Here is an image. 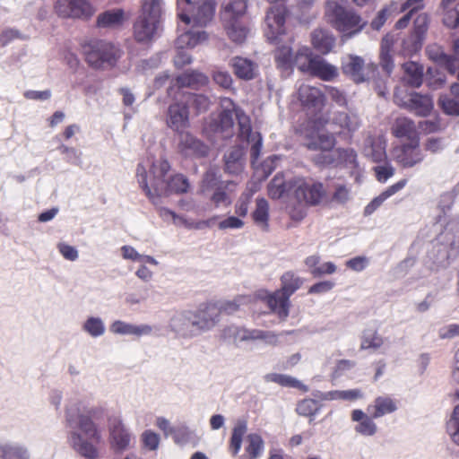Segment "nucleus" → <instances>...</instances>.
<instances>
[{"instance_id": "obj_1", "label": "nucleus", "mask_w": 459, "mask_h": 459, "mask_svg": "<svg viewBox=\"0 0 459 459\" xmlns=\"http://www.w3.org/2000/svg\"><path fill=\"white\" fill-rule=\"evenodd\" d=\"M170 169L169 161L165 159L153 162L151 168L152 178L148 182V176L144 166L138 164L136 177L140 186L150 200L154 202L156 197L167 196L171 194H185L188 191L190 184L183 174H176L169 180L165 179Z\"/></svg>"}, {"instance_id": "obj_2", "label": "nucleus", "mask_w": 459, "mask_h": 459, "mask_svg": "<svg viewBox=\"0 0 459 459\" xmlns=\"http://www.w3.org/2000/svg\"><path fill=\"white\" fill-rule=\"evenodd\" d=\"M98 409H90L74 416L70 411L66 412V420L70 426L76 423L78 429L86 436L88 440H84L82 437L76 432H73L70 437V444L72 447L82 456L88 459H95L98 456V450L93 443L100 442L101 436L97 426L92 420L96 416Z\"/></svg>"}, {"instance_id": "obj_3", "label": "nucleus", "mask_w": 459, "mask_h": 459, "mask_svg": "<svg viewBox=\"0 0 459 459\" xmlns=\"http://www.w3.org/2000/svg\"><path fill=\"white\" fill-rule=\"evenodd\" d=\"M347 3L348 0H326L324 15L333 29L351 38L365 28L367 22L353 8L347 7Z\"/></svg>"}, {"instance_id": "obj_4", "label": "nucleus", "mask_w": 459, "mask_h": 459, "mask_svg": "<svg viewBox=\"0 0 459 459\" xmlns=\"http://www.w3.org/2000/svg\"><path fill=\"white\" fill-rule=\"evenodd\" d=\"M161 18L160 0H143L142 13L134 24V38L138 43H150Z\"/></svg>"}, {"instance_id": "obj_5", "label": "nucleus", "mask_w": 459, "mask_h": 459, "mask_svg": "<svg viewBox=\"0 0 459 459\" xmlns=\"http://www.w3.org/2000/svg\"><path fill=\"white\" fill-rule=\"evenodd\" d=\"M281 287L266 298V303L269 308L277 316L285 319L289 316L290 298L298 290L303 281L292 272H287L281 277Z\"/></svg>"}, {"instance_id": "obj_6", "label": "nucleus", "mask_w": 459, "mask_h": 459, "mask_svg": "<svg viewBox=\"0 0 459 459\" xmlns=\"http://www.w3.org/2000/svg\"><path fill=\"white\" fill-rule=\"evenodd\" d=\"M82 53L88 65L96 69L114 67L122 54L113 44L102 40L84 44Z\"/></svg>"}, {"instance_id": "obj_7", "label": "nucleus", "mask_w": 459, "mask_h": 459, "mask_svg": "<svg viewBox=\"0 0 459 459\" xmlns=\"http://www.w3.org/2000/svg\"><path fill=\"white\" fill-rule=\"evenodd\" d=\"M178 18L186 24L194 23L204 27L210 22L214 15L215 3L212 0H178Z\"/></svg>"}, {"instance_id": "obj_8", "label": "nucleus", "mask_w": 459, "mask_h": 459, "mask_svg": "<svg viewBox=\"0 0 459 459\" xmlns=\"http://www.w3.org/2000/svg\"><path fill=\"white\" fill-rule=\"evenodd\" d=\"M292 187L294 197L308 206H316L326 197L324 184L313 178H296L292 183Z\"/></svg>"}, {"instance_id": "obj_9", "label": "nucleus", "mask_w": 459, "mask_h": 459, "mask_svg": "<svg viewBox=\"0 0 459 459\" xmlns=\"http://www.w3.org/2000/svg\"><path fill=\"white\" fill-rule=\"evenodd\" d=\"M305 56L307 62L300 64L299 69L303 73H307L313 77H316L325 82H331L339 75L338 68L326 62L322 56L313 55L306 49L304 52L299 51L297 58Z\"/></svg>"}, {"instance_id": "obj_10", "label": "nucleus", "mask_w": 459, "mask_h": 459, "mask_svg": "<svg viewBox=\"0 0 459 459\" xmlns=\"http://www.w3.org/2000/svg\"><path fill=\"white\" fill-rule=\"evenodd\" d=\"M341 69L355 83H361L376 77L377 65L374 63L366 64L359 56L348 55L342 58Z\"/></svg>"}, {"instance_id": "obj_11", "label": "nucleus", "mask_w": 459, "mask_h": 459, "mask_svg": "<svg viewBox=\"0 0 459 459\" xmlns=\"http://www.w3.org/2000/svg\"><path fill=\"white\" fill-rule=\"evenodd\" d=\"M266 1L271 4L265 18L269 29L266 36L271 41H275L280 35L285 33V22L289 14L287 0Z\"/></svg>"}, {"instance_id": "obj_12", "label": "nucleus", "mask_w": 459, "mask_h": 459, "mask_svg": "<svg viewBox=\"0 0 459 459\" xmlns=\"http://www.w3.org/2000/svg\"><path fill=\"white\" fill-rule=\"evenodd\" d=\"M56 15L64 19L88 20L94 13V9L87 0H56L54 4Z\"/></svg>"}, {"instance_id": "obj_13", "label": "nucleus", "mask_w": 459, "mask_h": 459, "mask_svg": "<svg viewBox=\"0 0 459 459\" xmlns=\"http://www.w3.org/2000/svg\"><path fill=\"white\" fill-rule=\"evenodd\" d=\"M394 160L403 169L412 168L424 160V154L420 146V139H412L393 148Z\"/></svg>"}, {"instance_id": "obj_14", "label": "nucleus", "mask_w": 459, "mask_h": 459, "mask_svg": "<svg viewBox=\"0 0 459 459\" xmlns=\"http://www.w3.org/2000/svg\"><path fill=\"white\" fill-rule=\"evenodd\" d=\"M221 338L224 340L231 339L233 342L250 340H264L271 344L277 342V335L273 332L258 329L248 330L234 325L225 327L221 331Z\"/></svg>"}, {"instance_id": "obj_15", "label": "nucleus", "mask_w": 459, "mask_h": 459, "mask_svg": "<svg viewBox=\"0 0 459 459\" xmlns=\"http://www.w3.org/2000/svg\"><path fill=\"white\" fill-rule=\"evenodd\" d=\"M208 82V77L203 73L195 70L186 72L171 81L168 89V94L173 99L178 100V97H182L181 90L183 88L198 89L205 86Z\"/></svg>"}, {"instance_id": "obj_16", "label": "nucleus", "mask_w": 459, "mask_h": 459, "mask_svg": "<svg viewBox=\"0 0 459 459\" xmlns=\"http://www.w3.org/2000/svg\"><path fill=\"white\" fill-rule=\"evenodd\" d=\"M394 101L400 106L419 117H427L433 109V100L429 95L411 92L402 98L398 92L394 94Z\"/></svg>"}, {"instance_id": "obj_17", "label": "nucleus", "mask_w": 459, "mask_h": 459, "mask_svg": "<svg viewBox=\"0 0 459 459\" xmlns=\"http://www.w3.org/2000/svg\"><path fill=\"white\" fill-rule=\"evenodd\" d=\"M191 325L198 330L212 329L220 321V308L216 302H206L189 317Z\"/></svg>"}, {"instance_id": "obj_18", "label": "nucleus", "mask_w": 459, "mask_h": 459, "mask_svg": "<svg viewBox=\"0 0 459 459\" xmlns=\"http://www.w3.org/2000/svg\"><path fill=\"white\" fill-rule=\"evenodd\" d=\"M207 39L208 35L204 30H188L179 35L177 39V45L180 50L178 51L174 57V65L178 68L189 65L192 61V58L182 49L184 48H194L196 45L204 42L207 40Z\"/></svg>"}, {"instance_id": "obj_19", "label": "nucleus", "mask_w": 459, "mask_h": 459, "mask_svg": "<svg viewBox=\"0 0 459 459\" xmlns=\"http://www.w3.org/2000/svg\"><path fill=\"white\" fill-rule=\"evenodd\" d=\"M297 94L302 108L307 111L318 113L325 106V95L316 86L303 83L299 87Z\"/></svg>"}, {"instance_id": "obj_20", "label": "nucleus", "mask_w": 459, "mask_h": 459, "mask_svg": "<svg viewBox=\"0 0 459 459\" xmlns=\"http://www.w3.org/2000/svg\"><path fill=\"white\" fill-rule=\"evenodd\" d=\"M167 125L172 130L182 133L189 126L188 106L181 99L170 104L168 108Z\"/></svg>"}, {"instance_id": "obj_21", "label": "nucleus", "mask_w": 459, "mask_h": 459, "mask_svg": "<svg viewBox=\"0 0 459 459\" xmlns=\"http://www.w3.org/2000/svg\"><path fill=\"white\" fill-rule=\"evenodd\" d=\"M110 446L116 452L126 450L130 444L131 435L118 418L109 419Z\"/></svg>"}, {"instance_id": "obj_22", "label": "nucleus", "mask_w": 459, "mask_h": 459, "mask_svg": "<svg viewBox=\"0 0 459 459\" xmlns=\"http://www.w3.org/2000/svg\"><path fill=\"white\" fill-rule=\"evenodd\" d=\"M233 113V109H223L216 117L210 119L205 129L214 134H221L222 138L232 136L234 126Z\"/></svg>"}, {"instance_id": "obj_23", "label": "nucleus", "mask_w": 459, "mask_h": 459, "mask_svg": "<svg viewBox=\"0 0 459 459\" xmlns=\"http://www.w3.org/2000/svg\"><path fill=\"white\" fill-rule=\"evenodd\" d=\"M179 152L186 156L205 157L209 147L189 133L179 134Z\"/></svg>"}, {"instance_id": "obj_24", "label": "nucleus", "mask_w": 459, "mask_h": 459, "mask_svg": "<svg viewBox=\"0 0 459 459\" xmlns=\"http://www.w3.org/2000/svg\"><path fill=\"white\" fill-rule=\"evenodd\" d=\"M230 65L238 79L249 81L255 77L257 65L248 58L234 56L231 58Z\"/></svg>"}, {"instance_id": "obj_25", "label": "nucleus", "mask_w": 459, "mask_h": 459, "mask_svg": "<svg viewBox=\"0 0 459 459\" xmlns=\"http://www.w3.org/2000/svg\"><path fill=\"white\" fill-rule=\"evenodd\" d=\"M351 420L358 422L355 431L362 436H374L377 431V427L374 422L371 414H366L362 410L356 409L351 411Z\"/></svg>"}, {"instance_id": "obj_26", "label": "nucleus", "mask_w": 459, "mask_h": 459, "mask_svg": "<svg viewBox=\"0 0 459 459\" xmlns=\"http://www.w3.org/2000/svg\"><path fill=\"white\" fill-rule=\"evenodd\" d=\"M398 409L397 401L390 396H378L372 404L367 407V411L372 418H381L386 414L394 412Z\"/></svg>"}, {"instance_id": "obj_27", "label": "nucleus", "mask_w": 459, "mask_h": 459, "mask_svg": "<svg viewBox=\"0 0 459 459\" xmlns=\"http://www.w3.org/2000/svg\"><path fill=\"white\" fill-rule=\"evenodd\" d=\"M391 133L396 138H407L410 141L420 139L414 121L408 117H397L391 127Z\"/></svg>"}, {"instance_id": "obj_28", "label": "nucleus", "mask_w": 459, "mask_h": 459, "mask_svg": "<svg viewBox=\"0 0 459 459\" xmlns=\"http://www.w3.org/2000/svg\"><path fill=\"white\" fill-rule=\"evenodd\" d=\"M407 184V179H402L394 185L388 186L379 195L375 197L366 207L364 208V215H371L381 204L389 197L402 190Z\"/></svg>"}, {"instance_id": "obj_29", "label": "nucleus", "mask_w": 459, "mask_h": 459, "mask_svg": "<svg viewBox=\"0 0 459 459\" xmlns=\"http://www.w3.org/2000/svg\"><path fill=\"white\" fill-rule=\"evenodd\" d=\"M229 39L236 44H242L248 34L249 29L244 20L223 21Z\"/></svg>"}, {"instance_id": "obj_30", "label": "nucleus", "mask_w": 459, "mask_h": 459, "mask_svg": "<svg viewBox=\"0 0 459 459\" xmlns=\"http://www.w3.org/2000/svg\"><path fill=\"white\" fill-rule=\"evenodd\" d=\"M333 156H325L324 164L326 165H344V166H351L356 168L358 166L357 162V153L353 149H336Z\"/></svg>"}, {"instance_id": "obj_31", "label": "nucleus", "mask_w": 459, "mask_h": 459, "mask_svg": "<svg viewBox=\"0 0 459 459\" xmlns=\"http://www.w3.org/2000/svg\"><path fill=\"white\" fill-rule=\"evenodd\" d=\"M230 105L233 107L234 114L238 120V137L241 140L249 142L252 137L255 136V133L252 132V126L250 117L238 107H236L231 100L225 99Z\"/></svg>"}, {"instance_id": "obj_32", "label": "nucleus", "mask_w": 459, "mask_h": 459, "mask_svg": "<svg viewBox=\"0 0 459 459\" xmlns=\"http://www.w3.org/2000/svg\"><path fill=\"white\" fill-rule=\"evenodd\" d=\"M114 333L130 334L135 336L148 335L152 328L148 325H134L120 320L115 321L110 327Z\"/></svg>"}, {"instance_id": "obj_33", "label": "nucleus", "mask_w": 459, "mask_h": 459, "mask_svg": "<svg viewBox=\"0 0 459 459\" xmlns=\"http://www.w3.org/2000/svg\"><path fill=\"white\" fill-rule=\"evenodd\" d=\"M403 69L404 72L403 80L408 85L418 88L422 84L424 68L421 65L409 61L403 65Z\"/></svg>"}, {"instance_id": "obj_34", "label": "nucleus", "mask_w": 459, "mask_h": 459, "mask_svg": "<svg viewBox=\"0 0 459 459\" xmlns=\"http://www.w3.org/2000/svg\"><path fill=\"white\" fill-rule=\"evenodd\" d=\"M429 57L444 66L451 74L457 70L458 60L451 55L446 54L438 47H429L427 49Z\"/></svg>"}, {"instance_id": "obj_35", "label": "nucleus", "mask_w": 459, "mask_h": 459, "mask_svg": "<svg viewBox=\"0 0 459 459\" xmlns=\"http://www.w3.org/2000/svg\"><path fill=\"white\" fill-rule=\"evenodd\" d=\"M334 41L333 36L322 29H316L311 34V43L314 48L322 54L329 53L334 45Z\"/></svg>"}, {"instance_id": "obj_36", "label": "nucleus", "mask_w": 459, "mask_h": 459, "mask_svg": "<svg viewBox=\"0 0 459 459\" xmlns=\"http://www.w3.org/2000/svg\"><path fill=\"white\" fill-rule=\"evenodd\" d=\"M124 19L122 9L108 10L98 16L97 26L99 28H115L122 25Z\"/></svg>"}, {"instance_id": "obj_37", "label": "nucleus", "mask_w": 459, "mask_h": 459, "mask_svg": "<svg viewBox=\"0 0 459 459\" xmlns=\"http://www.w3.org/2000/svg\"><path fill=\"white\" fill-rule=\"evenodd\" d=\"M235 186L233 181H226L225 183H220V185L214 189L213 194L211 196V201L216 207L221 205L229 206L231 204V197L229 192H233L230 186Z\"/></svg>"}, {"instance_id": "obj_38", "label": "nucleus", "mask_w": 459, "mask_h": 459, "mask_svg": "<svg viewBox=\"0 0 459 459\" xmlns=\"http://www.w3.org/2000/svg\"><path fill=\"white\" fill-rule=\"evenodd\" d=\"M247 429L246 420H238L232 429L231 437L229 444V451L232 455H237L241 448L243 437Z\"/></svg>"}, {"instance_id": "obj_39", "label": "nucleus", "mask_w": 459, "mask_h": 459, "mask_svg": "<svg viewBox=\"0 0 459 459\" xmlns=\"http://www.w3.org/2000/svg\"><path fill=\"white\" fill-rule=\"evenodd\" d=\"M264 450V442L262 437L256 433L248 434L245 446V456L247 459H257Z\"/></svg>"}, {"instance_id": "obj_40", "label": "nucleus", "mask_w": 459, "mask_h": 459, "mask_svg": "<svg viewBox=\"0 0 459 459\" xmlns=\"http://www.w3.org/2000/svg\"><path fill=\"white\" fill-rule=\"evenodd\" d=\"M247 8V4L245 0H233L224 6L221 14L222 20H243V16L246 13Z\"/></svg>"}, {"instance_id": "obj_41", "label": "nucleus", "mask_w": 459, "mask_h": 459, "mask_svg": "<svg viewBox=\"0 0 459 459\" xmlns=\"http://www.w3.org/2000/svg\"><path fill=\"white\" fill-rule=\"evenodd\" d=\"M314 5L315 0L295 1V13L300 22L307 23L316 18V12L314 11Z\"/></svg>"}, {"instance_id": "obj_42", "label": "nucleus", "mask_w": 459, "mask_h": 459, "mask_svg": "<svg viewBox=\"0 0 459 459\" xmlns=\"http://www.w3.org/2000/svg\"><path fill=\"white\" fill-rule=\"evenodd\" d=\"M455 0H441V7L445 13L443 16V23L449 29L459 27V2L454 8H450V4Z\"/></svg>"}, {"instance_id": "obj_43", "label": "nucleus", "mask_w": 459, "mask_h": 459, "mask_svg": "<svg viewBox=\"0 0 459 459\" xmlns=\"http://www.w3.org/2000/svg\"><path fill=\"white\" fill-rule=\"evenodd\" d=\"M181 98L188 107L192 106L197 113L205 112L211 105L209 98L204 94L183 91Z\"/></svg>"}, {"instance_id": "obj_44", "label": "nucleus", "mask_w": 459, "mask_h": 459, "mask_svg": "<svg viewBox=\"0 0 459 459\" xmlns=\"http://www.w3.org/2000/svg\"><path fill=\"white\" fill-rule=\"evenodd\" d=\"M255 223L260 225L264 230L269 228V204L264 198H257L255 201V210L252 213Z\"/></svg>"}, {"instance_id": "obj_45", "label": "nucleus", "mask_w": 459, "mask_h": 459, "mask_svg": "<svg viewBox=\"0 0 459 459\" xmlns=\"http://www.w3.org/2000/svg\"><path fill=\"white\" fill-rule=\"evenodd\" d=\"M351 199V188L343 183H336L333 186V192L329 202L338 205H345Z\"/></svg>"}, {"instance_id": "obj_46", "label": "nucleus", "mask_w": 459, "mask_h": 459, "mask_svg": "<svg viewBox=\"0 0 459 459\" xmlns=\"http://www.w3.org/2000/svg\"><path fill=\"white\" fill-rule=\"evenodd\" d=\"M333 122L339 125L342 128L353 132L359 126V119L355 114H349L342 111L334 115Z\"/></svg>"}, {"instance_id": "obj_47", "label": "nucleus", "mask_w": 459, "mask_h": 459, "mask_svg": "<svg viewBox=\"0 0 459 459\" xmlns=\"http://www.w3.org/2000/svg\"><path fill=\"white\" fill-rule=\"evenodd\" d=\"M321 409V404L315 399L305 398L299 401L296 407L299 415L305 417L315 416Z\"/></svg>"}, {"instance_id": "obj_48", "label": "nucleus", "mask_w": 459, "mask_h": 459, "mask_svg": "<svg viewBox=\"0 0 459 459\" xmlns=\"http://www.w3.org/2000/svg\"><path fill=\"white\" fill-rule=\"evenodd\" d=\"M335 144V138L333 134H319L315 141L307 144V149L312 151H330Z\"/></svg>"}, {"instance_id": "obj_49", "label": "nucleus", "mask_w": 459, "mask_h": 459, "mask_svg": "<svg viewBox=\"0 0 459 459\" xmlns=\"http://www.w3.org/2000/svg\"><path fill=\"white\" fill-rule=\"evenodd\" d=\"M379 65L387 76H390L394 69V60L391 55V48L385 42L381 44Z\"/></svg>"}, {"instance_id": "obj_50", "label": "nucleus", "mask_w": 459, "mask_h": 459, "mask_svg": "<svg viewBox=\"0 0 459 459\" xmlns=\"http://www.w3.org/2000/svg\"><path fill=\"white\" fill-rule=\"evenodd\" d=\"M141 442L143 447L149 451H155L158 449L160 442V435L156 432L147 429L141 435Z\"/></svg>"}, {"instance_id": "obj_51", "label": "nucleus", "mask_w": 459, "mask_h": 459, "mask_svg": "<svg viewBox=\"0 0 459 459\" xmlns=\"http://www.w3.org/2000/svg\"><path fill=\"white\" fill-rule=\"evenodd\" d=\"M429 19L427 13L419 14L414 20L413 30L411 33L416 35V38L418 39H423L429 28ZM416 40L419 41V39ZM415 46L419 47V42H417Z\"/></svg>"}, {"instance_id": "obj_52", "label": "nucleus", "mask_w": 459, "mask_h": 459, "mask_svg": "<svg viewBox=\"0 0 459 459\" xmlns=\"http://www.w3.org/2000/svg\"><path fill=\"white\" fill-rule=\"evenodd\" d=\"M266 380L276 383L281 386L299 387L300 385V382L298 379L283 374H269L266 376Z\"/></svg>"}, {"instance_id": "obj_53", "label": "nucleus", "mask_w": 459, "mask_h": 459, "mask_svg": "<svg viewBox=\"0 0 459 459\" xmlns=\"http://www.w3.org/2000/svg\"><path fill=\"white\" fill-rule=\"evenodd\" d=\"M446 429L453 441L459 445V404L455 407L451 419L446 424Z\"/></svg>"}, {"instance_id": "obj_54", "label": "nucleus", "mask_w": 459, "mask_h": 459, "mask_svg": "<svg viewBox=\"0 0 459 459\" xmlns=\"http://www.w3.org/2000/svg\"><path fill=\"white\" fill-rule=\"evenodd\" d=\"M438 104L444 113L447 115H459V100H455L447 95L440 96Z\"/></svg>"}, {"instance_id": "obj_55", "label": "nucleus", "mask_w": 459, "mask_h": 459, "mask_svg": "<svg viewBox=\"0 0 459 459\" xmlns=\"http://www.w3.org/2000/svg\"><path fill=\"white\" fill-rule=\"evenodd\" d=\"M286 185L282 178L275 176L268 186V194L273 199L281 198L286 192Z\"/></svg>"}, {"instance_id": "obj_56", "label": "nucleus", "mask_w": 459, "mask_h": 459, "mask_svg": "<svg viewBox=\"0 0 459 459\" xmlns=\"http://www.w3.org/2000/svg\"><path fill=\"white\" fill-rule=\"evenodd\" d=\"M83 329L93 337L102 335L105 331L101 319L98 317L88 318L83 325Z\"/></svg>"}, {"instance_id": "obj_57", "label": "nucleus", "mask_w": 459, "mask_h": 459, "mask_svg": "<svg viewBox=\"0 0 459 459\" xmlns=\"http://www.w3.org/2000/svg\"><path fill=\"white\" fill-rule=\"evenodd\" d=\"M384 343L383 338L375 331L368 334H365L362 337L360 349L361 350H368L374 349L377 350L380 348Z\"/></svg>"}, {"instance_id": "obj_58", "label": "nucleus", "mask_w": 459, "mask_h": 459, "mask_svg": "<svg viewBox=\"0 0 459 459\" xmlns=\"http://www.w3.org/2000/svg\"><path fill=\"white\" fill-rule=\"evenodd\" d=\"M241 152L238 149L233 150L225 156V169L230 173H235L240 169L239 159Z\"/></svg>"}, {"instance_id": "obj_59", "label": "nucleus", "mask_w": 459, "mask_h": 459, "mask_svg": "<svg viewBox=\"0 0 459 459\" xmlns=\"http://www.w3.org/2000/svg\"><path fill=\"white\" fill-rule=\"evenodd\" d=\"M275 61L279 67L287 68L292 60V50L290 47H281L275 51Z\"/></svg>"}, {"instance_id": "obj_60", "label": "nucleus", "mask_w": 459, "mask_h": 459, "mask_svg": "<svg viewBox=\"0 0 459 459\" xmlns=\"http://www.w3.org/2000/svg\"><path fill=\"white\" fill-rule=\"evenodd\" d=\"M416 35L411 33L406 39L403 40V53L406 56H411L417 53L422 47L423 39H419V47L416 48Z\"/></svg>"}, {"instance_id": "obj_61", "label": "nucleus", "mask_w": 459, "mask_h": 459, "mask_svg": "<svg viewBox=\"0 0 459 459\" xmlns=\"http://www.w3.org/2000/svg\"><path fill=\"white\" fill-rule=\"evenodd\" d=\"M375 172L376 178L380 183H385L390 178L394 175V168L389 164L385 163L382 166H377L373 169Z\"/></svg>"}, {"instance_id": "obj_62", "label": "nucleus", "mask_w": 459, "mask_h": 459, "mask_svg": "<svg viewBox=\"0 0 459 459\" xmlns=\"http://www.w3.org/2000/svg\"><path fill=\"white\" fill-rule=\"evenodd\" d=\"M247 298L244 296H238L232 301H225L221 303H217L218 307L220 308V316L222 313L225 314H233L234 312L238 311L240 305H242L244 300Z\"/></svg>"}, {"instance_id": "obj_63", "label": "nucleus", "mask_w": 459, "mask_h": 459, "mask_svg": "<svg viewBox=\"0 0 459 459\" xmlns=\"http://www.w3.org/2000/svg\"><path fill=\"white\" fill-rule=\"evenodd\" d=\"M212 76L214 82L223 89H230L232 87L233 80L229 72L216 70L212 72Z\"/></svg>"}, {"instance_id": "obj_64", "label": "nucleus", "mask_w": 459, "mask_h": 459, "mask_svg": "<svg viewBox=\"0 0 459 459\" xmlns=\"http://www.w3.org/2000/svg\"><path fill=\"white\" fill-rule=\"evenodd\" d=\"M251 195L249 193H244L240 195L235 204V213L238 217H246L248 212L249 204L251 203Z\"/></svg>"}]
</instances>
